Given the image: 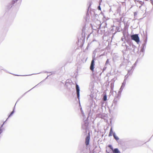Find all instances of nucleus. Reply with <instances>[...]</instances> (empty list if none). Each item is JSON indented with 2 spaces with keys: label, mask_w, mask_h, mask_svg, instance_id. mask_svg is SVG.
<instances>
[{
  "label": "nucleus",
  "mask_w": 153,
  "mask_h": 153,
  "mask_svg": "<svg viewBox=\"0 0 153 153\" xmlns=\"http://www.w3.org/2000/svg\"><path fill=\"white\" fill-rule=\"evenodd\" d=\"M90 139V137L89 135H87L85 138V144L87 146L89 144Z\"/></svg>",
  "instance_id": "9d476101"
},
{
  "label": "nucleus",
  "mask_w": 153,
  "mask_h": 153,
  "mask_svg": "<svg viewBox=\"0 0 153 153\" xmlns=\"http://www.w3.org/2000/svg\"><path fill=\"white\" fill-rule=\"evenodd\" d=\"M16 103H17V102H16ZM16 104H15V105H16Z\"/></svg>",
  "instance_id": "79ce46f5"
},
{
  "label": "nucleus",
  "mask_w": 153,
  "mask_h": 153,
  "mask_svg": "<svg viewBox=\"0 0 153 153\" xmlns=\"http://www.w3.org/2000/svg\"><path fill=\"white\" fill-rule=\"evenodd\" d=\"M94 88V83L93 82H91L90 84L89 88V89L91 91H92L93 90Z\"/></svg>",
  "instance_id": "9b49d317"
},
{
  "label": "nucleus",
  "mask_w": 153,
  "mask_h": 153,
  "mask_svg": "<svg viewBox=\"0 0 153 153\" xmlns=\"http://www.w3.org/2000/svg\"><path fill=\"white\" fill-rule=\"evenodd\" d=\"M94 60V58H93L90 66V69L92 71H93L94 69V66L95 65Z\"/></svg>",
  "instance_id": "423d86ee"
},
{
  "label": "nucleus",
  "mask_w": 153,
  "mask_h": 153,
  "mask_svg": "<svg viewBox=\"0 0 153 153\" xmlns=\"http://www.w3.org/2000/svg\"><path fill=\"white\" fill-rule=\"evenodd\" d=\"M41 83V82H39V83Z\"/></svg>",
  "instance_id": "37998d69"
},
{
  "label": "nucleus",
  "mask_w": 153,
  "mask_h": 153,
  "mask_svg": "<svg viewBox=\"0 0 153 153\" xmlns=\"http://www.w3.org/2000/svg\"><path fill=\"white\" fill-rule=\"evenodd\" d=\"M16 76H19L20 75H15Z\"/></svg>",
  "instance_id": "4c0bfd02"
},
{
  "label": "nucleus",
  "mask_w": 153,
  "mask_h": 153,
  "mask_svg": "<svg viewBox=\"0 0 153 153\" xmlns=\"http://www.w3.org/2000/svg\"><path fill=\"white\" fill-rule=\"evenodd\" d=\"M106 153H110L109 152H108L107 150H106Z\"/></svg>",
  "instance_id": "72a5a7b5"
},
{
  "label": "nucleus",
  "mask_w": 153,
  "mask_h": 153,
  "mask_svg": "<svg viewBox=\"0 0 153 153\" xmlns=\"http://www.w3.org/2000/svg\"><path fill=\"white\" fill-rule=\"evenodd\" d=\"M1 70H3V69H1Z\"/></svg>",
  "instance_id": "49530a36"
},
{
  "label": "nucleus",
  "mask_w": 153,
  "mask_h": 153,
  "mask_svg": "<svg viewBox=\"0 0 153 153\" xmlns=\"http://www.w3.org/2000/svg\"><path fill=\"white\" fill-rule=\"evenodd\" d=\"M18 0H13L7 6L8 9H10L13 6H14Z\"/></svg>",
  "instance_id": "39448f33"
},
{
  "label": "nucleus",
  "mask_w": 153,
  "mask_h": 153,
  "mask_svg": "<svg viewBox=\"0 0 153 153\" xmlns=\"http://www.w3.org/2000/svg\"><path fill=\"white\" fill-rule=\"evenodd\" d=\"M126 42L129 45V46H127V50H129L134 53L138 52L139 49L137 48L136 46L132 44L129 40H127Z\"/></svg>",
  "instance_id": "f257e3e1"
},
{
  "label": "nucleus",
  "mask_w": 153,
  "mask_h": 153,
  "mask_svg": "<svg viewBox=\"0 0 153 153\" xmlns=\"http://www.w3.org/2000/svg\"><path fill=\"white\" fill-rule=\"evenodd\" d=\"M146 44H145V43H143L141 47L145 49L146 48Z\"/></svg>",
  "instance_id": "5701e85b"
},
{
  "label": "nucleus",
  "mask_w": 153,
  "mask_h": 153,
  "mask_svg": "<svg viewBox=\"0 0 153 153\" xmlns=\"http://www.w3.org/2000/svg\"><path fill=\"white\" fill-rule=\"evenodd\" d=\"M106 68H107V67L106 66H105V65L104 67L103 68V69L102 71H104L106 69Z\"/></svg>",
  "instance_id": "cd10ccee"
},
{
  "label": "nucleus",
  "mask_w": 153,
  "mask_h": 153,
  "mask_svg": "<svg viewBox=\"0 0 153 153\" xmlns=\"http://www.w3.org/2000/svg\"><path fill=\"white\" fill-rule=\"evenodd\" d=\"M113 153H120V151L118 148H115L112 150Z\"/></svg>",
  "instance_id": "4468645a"
},
{
  "label": "nucleus",
  "mask_w": 153,
  "mask_h": 153,
  "mask_svg": "<svg viewBox=\"0 0 153 153\" xmlns=\"http://www.w3.org/2000/svg\"><path fill=\"white\" fill-rule=\"evenodd\" d=\"M80 111H81V113L82 114L83 116V117H84L85 116V114H84V113L83 112V111L82 108H80Z\"/></svg>",
  "instance_id": "393cba45"
},
{
  "label": "nucleus",
  "mask_w": 153,
  "mask_h": 153,
  "mask_svg": "<svg viewBox=\"0 0 153 153\" xmlns=\"http://www.w3.org/2000/svg\"><path fill=\"white\" fill-rule=\"evenodd\" d=\"M15 108V106H14V107L12 111L11 112L10 114L8 116V118L11 117L14 114V112H15V111H14Z\"/></svg>",
  "instance_id": "a211bd4d"
},
{
  "label": "nucleus",
  "mask_w": 153,
  "mask_h": 153,
  "mask_svg": "<svg viewBox=\"0 0 153 153\" xmlns=\"http://www.w3.org/2000/svg\"><path fill=\"white\" fill-rule=\"evenodd\" d=\"M84 125L82 126V128L83 129H85L88 125V120H85L84 121Z\"/></svg>",
  "instance_id": "1a4fd4ad"
},
{
  "label": "nucleus",
  "mask_w": 153,
  "mask_h": 153,
  "mask_svg": "<svg viewBox=\"0 0 153 153\" xmlns=\"http://www.w3.org/2000/svg\"><path fill=\"white\" fill-rule=\"evenodd\" d=\"M8 118L7 119H8ZM7 119H6V121L7 120Z\"/></svg>",
  "instance_id": "de8ad7c7"
},
{
  "label": "nucleus",
  "mask_w": 153,
  "mask_h": 153,
  "mask_svg": "<svg viewBox=\"0 0 153 153\" xmlns=\"http://www.w3.org/2000/svg\"><path fill=\"white\" fill-rule=\"evenodd\" d=\"M121 39H122V41H123V39L122 38Z\"/></svg>",
  "instance_id": "ea45409f"
},
{
  "label": "nucleus",
  "mask_w": 153,
  "mask_h": 153,
  "mask_svg": "<svg viewBox=\"0 0 153 153\" xmlns=\"http://www.w3.org/2000/svg\"><path fill=\"white\" fill-rule=\"evenodd\" d=\"M85 29L84 27H83L82 29V37L83 38V39L82 40V41H83L85 39Z\"/></svg>",
  "instance_id": "0eeeda50"
},
{
  "label": "nucleus",
  "mask_w": 153,
  "mask_h": 153,
  "mask_svg": "<svg viewBox=\"0 0 153 153\" xmlns=\"http://www.w3.org/2000/svg\"><path fill=\"white\" fill-rule=\"evenodd\" d=\"M2 129H0V134L2 133Z\"/></svg>",
  "instance_id": "c756f323"
},
{
  "label": "nucleus",
  "mask_w": 153,
  "mask_h": 153,
  "mask_svg": "<svg viewBox=\"0 0 153 153\" xmlns=\"http://www.w3.org/2000/svg\"><path fill=\"white\" fill-rule=\"evenodd\" d=\"M100 1H101H101H102V0H100Z\"/></svg>",
  "instance_id": "a19ab883"
},
{
  "label": "nucleus",
  "mask_w": 153,
  "mask_h": 153,
  "mask_svg": "<svg viewBox=\"0 0 153 153\" xmlns=\"http://www.w3.org/2000/svg\"><path fill=\"white\" fill-rule=\"evenodd\" d=\"M114 138L117 141L118 140H119V138L117 136L115 132L113 133V134Z\"/></svg>",
  "instance_id": "2eb2a0df"
},
{
  "label": "nucleus",
  "mask_w": 153,
  "mask_h": 153,
  "mask_svg": "<svg viewBox=\"0 0 153 153\" xmlns=\"http://www.w3.org/2000/svg\"><path fill=\"white\" fill-rule=\"evenodd\" d=\"M125 85L122 84V85L120 89V90L118 91L119 94H120L123 90Z\"/></svg>",
  "instance_id": "ddd939ff"
},
{
  "label": "nucleus",
  "mask_w": 153,
  "mask_h": 153,
  "mask_svg": "<svg viewBox=\"0 0 153 153\" xmlns=\"http://www.w3.org/2000/svg\"><path fill=\"white\" fill-rule=\"evenodd\" d=\"M5 123V122L3 123L1 125V126L0 127V129H2L1 128L3 126V125H4V124Z\"/></svg>",
  "instance_id": "c85d7f7f"
},
{
  "label": "nucleus",
  "mask_w": 153,
  "mask_h": 153,
  "mask_svg": "<svg viewBox=\"0 0 153 153\" xmlns=\"http://www.w3.org/2000/svg\"><path fill=\"white\" fill-rule=\"evenodd\" d=\"M91 14H92V13H91Z\"/></svg>",
  "instance_id": "a18cd8bd"
},
{
  "label": "nucleus",
  "mask_w": 153,
  "mask_h": 153,
  "mask_svg": "<svg viewBox=\"0 0 153 153\" xmlns=\"http://www.w3.org/2000/svg\"><path fill=\"white\" fill-rule=\"evenodd\" d=\"M38 85H36L34 87H33V88H32V89H31L30 90H31L33 88H34V87H36Z\"/></svg>",
  "instance_id": "f704fd0d"
},
{
  "label": "nucleus",
  "mask_w": 153,
  "mask_h": 153,
  "mask_svg": "<svg viewBox=\"0 0 153 153\" xmlns=\"http://www.w3.org/2000/svg\"><path fill=\"white\" fill-rule=\"evenodd\" d=\"M49 76V75L45 79H47Z\"/></svg>",
  "instance_id": "58836bf2"
},
{
  "label": "nucleus",
  "mask_w": 153,
  "mask_h": 153,
  "mask_svg": "<svg viewBox=\"0 0 153 153\" xmlns=\"http://www.w3.org/2000/svg\"><path fill=\"white\" fill-rule=\"evenodd\" d=\"M76 94L77 95V98H78V99L79 100V102H80V100H79V97H80L79 87V85L76 83Z\"/></svg>",
  "instance_id": "20e7f679"
},
{
  "label": "nucleus",
  "mask_w": 153,
  "mask_h": 153,
  "mask_svg": "<svg viewBox=\"0 0 153 153\" xmlns=\"http://www.w3.org/2000/svg\"><path fill=\"white\" fill-rule=\"evenodd\" d=\"M43 73H48V72L46 71H45V72H44Z\"/></svg>",
  "instance_id": "e433bc0d"
},
{
  "label": "nucleus",
  "mask_w": 153,
  "mask_h": 153,
  "mask_svg": "<svg viewBox=\"0 0 153 153\" xmlns=\"http://www.w3.org/2000/svg\"><path fill=\"white\" fill-rule=\"evenodd\" d=\"M119 94H119L118 93L117 95L115 97L113 101V104H112L111 106L112 107L113 104H114V107L113 108H114L115 106L117 105V102L119 99Z\"/></svg>",
  "instance_id": "7ed1b4c3"
},
{
  "label": "nucleus",
  "mask_w": 153,
  "mask_h": 153,
  "mask_svg": "<svg viewBox=\"0 0 153 153\" xmlns=\"http://www.w3.org/2000/svg\"><path fill=\"white\" fill-rule=\"evenodd\" d=\"M144 51H145V48H142L141 47V50L140 51V52H142V56L141 57V58H142V57H143V56L144 55Z\"/></svg>",
  "instance_id": "f3484780"
},
{
  "label": "nucleus",
  "mask_w": 153,
  "mask_h": 153,
  "mask_svg": "<svg viewBox=\"0 0 153 153\" xmlns=\"http://www.w3.org/2000/svg\"><path fill=\"white\" fill-rule=\"evenodd\" d=\"M137 15V13L136 12H135L134 13V15L135 16Z\"/></svg>",
  "instance_id": "2f4dec72"
},
{
  "label": "nucleus",
  "mask_w": 153,
  "mask_h": 153,
  "mask_svg": "<svg viewBox=\"0 0 153 153\" xmlns=\"http://www.w3.org/2000/svg\"><path fill=\"white\" fill-rule=\"evenodd\" d=\"M26 93H25L24 94L22 95L19 98V99L17 100L16 102H17L18 101H19L24 96V95L26 94Z\"/></svg>",
  "instance_id": "a878e982"
},
{
  "label": "nucleus",
  "mask_w": 153,
  "mask_h": 153,
  "mask_svg": "<svg viewBox=\"0 0 153 153\" xmlns=\"http://www.w3.org/2000/svg\"><path fill=\"white\" fill-rule=\"evenodd\" d=\"M137 2H139V3L141 5L140 6V7H139L140 8L141 6L142 5L144 4V2L141 1H140L138 0V1H137Z\"/></svg>",
  "instance_id": "412c9836"
},
{
  "label": "nucleus",
  "mask_w": 153,
  "mask_h": 153,
  "mask_svg": "<svg viewBox=\"0 0 153 153\" xmlns=\"http://www.w3.org/2000/svg\"><path fill=\"white\" fill-rule=\"evenodd\" d=\"M108 147H109L110 149L112 151L114 149V148L111 145H109L108 146Z\"/></svg>",
  "instance_id": "4be33fe9"
},
{
  "label": "nucleus",
  "mask_w": 153,
  "mask_h": 153,
  "mask_svg": "<svg viewBox=\"0 0 153 153\" xmlns=\"http://www.w3.org/2000/svg\"><path fill=\"white\" fill-rule=\"evenodd\" d=\"M139 58H138L137 59V61H136V62H135V64H136V62H137L138 61V60H139Z\"/></svg>",
  "instance_id": "473e14b6"
},
{
  "label": "nucleus",
  "mask_w": 153,
  "mask_h": 153,
  "mask_svg": "<svg viewBox=\"0 0 153 153\" xmlns=\"http://www.w3.org/2000/svg\"><path fill=\"white\" fill-rule=\"evenodd\" d=\"M91 5V3H90V4L88 7V8L87 9V12L86 14V16L85 17V20L86 21H87V19H88L89 17V14L88 13V11L89 10V9L90 8Z\"/></svg>",
  "instance_id": "6e6552de"
},
{
  "label": "nucleus",
  "mask_w": 153,
  "mask_h": 153,
  "mask_svg": "<svg viewBox=\"0 0 153 153\" xmlns=\"http://www.w3.org/2000/svg\"><path fill=\"white\" fill-rule=\"evenodd\" d=\"M98 9L99 10H101V7L100 6H99L98 7Z\"/></svg>",
  "instance_id": "7c9ffc66"
},
{
  "label": "nucleus",
  "mask_w": 153,
  "mask_h": 153,
  "mask_svg": "<svg viewBox=\"0 0 153 153\" xmlns=\"http://www.w3.org/2000/svg\"><path fill=\"white\" fill-rule=\"evenodd\" d=\"M114 132H113L112 128L111 127L110 129V132H109V134H108V136L110 137V136H112V134H113V133Z\"/></svg>",
  "instance_id": "dca6fc26"
},
{
  "label": "nucleus",
  "mask_w": 153,
  "mask_h": 153,
  "mask_svg": "<svg viewBox=\"0 0 153 153\" xmlns=\"http://www.w3.org/2000/svg\"><path fill=\"white\" fill-rule=\"evenodd\" d=\"M151 3L152 4V5H153V1H152V2H151Z\"/></svg>",
  "instance_id": "c9c22d12"
},
{
  "label": "nucleus",
  "mask_w": 153,
  "mask_h": 153,
  "mask_svg": "<svg viewBox=\"0 0 153 153\" xmlns=\"http://www.w3.org/2000/svg\"><path fill=\"white\" fill-rule=\"evenodd\" d=\"M107 97L106 95H104L102 98V100L103 101H105L107 100Z\"/></svg>",
  "instance_id": "aec40b11"
},
{
  "label": "nucleus",
  "mask_w": 153,
  "mask_h": 153,
  "mask_svg": "<svg viewBox=\"0 0 153 153\" xmlns=\"http://www.w3.org/2000/svg\"><path fill=\"white\" fill-rule=\"evenodd\" d=\"M147 37H146V38L144 40V43L146 44L147 42Z\"/></svg>",
  "instance_id": "bb28decb"
},
{
  "label": "nucleus",
  "mask_w": 153,
  "mask_h": 153,
  "mask_svg": "<svg viewBox=\"0 0 153 153\" xmlns=\"http://www.w3.org/2000/svg\"><path fill=\"white\" fill-rule=\"evenodd\" d=\"M109 63V59H107V60H106V62H105V66H106Z\"/></svg>",
  "instance_id": "b1692460"
},
{
  "label": "nucleus",
  "mask_w": 153,
  "mask_h": 153,
  "mask_svg": "<svg viewBox=\"0 0 153 153\" xmlns=\"http://www.w3.org/2000/svg\"><path fill=\"white\" fill-rule=\"evenodd\" d=\"M131 39L134 40L137 43H138L140 41V39L138 34H134L131 36Z\"/></svg>",
  "instance_id": "f03ea898"
},
{
  "label": "nucleus",
  "mask_w": 153,
  "mask_h": 153,
  "mask_svg": "<svg viewBox=\"0 0 153 153\" xmlns=\"http://www.w3.org/2000/svg\"><path fill=\"white\" fill-rule=\"evenodd\" d=\"M130 72V71H128V73L125 76V77H126V78L124 79L123 81V82L122 83V84H124V85H126V78H127L128 77V74H129Z\"/></svg>",
  "instance_id": "f8f14e48"
},
{
  "label": "nucleus",
  "mask_w": 153,
  "mask_h": 153,
  "mask_svg": "<svg viewBox=\"0 0 153 153\" xmlns=\"http://www.w3.org/2000/svg\"><path fill=\"white\" fill-rule=\"evenodd\" d=\"M122 46H126V51L127 50V46H129V45H127V44H126V43L124 42H123L122 44Z\"/></svg>",
  "instance_id": "6ab92c4d"
},
{
  "label": "nucleus",
  "mask_w": 153,
  "mask_h": 153,
  "mask_svg": "<svg viewBox=\"0 0 153 153\" xmlns=\"http://www.w3.org/2000/svg\"><path fill=\"white\" fill-rule=\"evenodd\" d=\"M41 83V82H39V83Z\"/></svg>",
  "instance_id": "c03bdc74"
}]
</instances>
